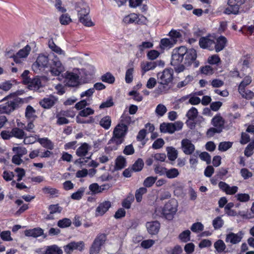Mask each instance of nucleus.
Instances as JSON below:
<instances>
[{"instance_id": "1", "label": "nucleus", "mask_w": 254, "mask_h": 254, "mask_svg": "<svg viewBox=\"0 0 254 254\" xmlns=\"http://www.w3.org/2000/svg\"><path fill=\"white\" fill-rule=\"evenodd\" d=\"M48 68L51 74L59 76L64 71V67L59 58L55 55L40 54L33 64L32 69L36 73H40Z\"/></svg>"}, {"instance_id": "2", "label": "nucleus", "mask_w": 254, "mask_h": 254, "mask_svg": "<svg viewBox=\"0 0 254 254\" xmlns=\"http://www.w3.org/2000/svg\"><path fill=\"white\" fill-rule=\"evenodd\" d=\"M183 56H185L184 64L187 66L193 64L194 67H197L199 65L198 61H196L197 54L193 49H188L185 46H181L174 49L172 54L171 64L172 65H178L183 62Z\"/></svg>"}, {"instance_id": "3", "label": "nucleus", "mask_w": 254, "mask_h": 254, "mask_svg": "<svg viewBox=\"0 0 254 254\" xmlns=\"http://www.w3.org/2000/svg\"><path fill=\"white\" fill-rule=\"evenodd\" d=\"M78 21L84 26L91 27L94 25L89 15L90 8L88 5L83 1H79L75 3Z\"/></svg>"}, {"instance_id": "4", "label": "nucleus", "mask_w": 254, "mask_h": 254, "mask_svg": "<svg viewBox=\"0 0 254 254\" xmlns=\"http://www.w3.org/2000/svg\"><path fill=\"white\" fill-rule=\"evenodd\" d=\"M12 97H13L12 100L8 101L4 105H0V113L9 114L23 103V99L17 97L14 93L6 96L1 101H6Z\"/></svg>"}, {"instance_id": "5", "label": "nucleus", "mask_w": 254, "mask_h": 254, "mask_svg": "<svg viewBox=\"0 0 254 254\" xmlns=\"http://www.w3.org/2000/svg\"><path fill=\"white\" fill-rule=\"evenodd\" d=\"M177 210V202L176 200L172 199L165 205L162 210V214L166 219L171 220Z\"/></svg>"}, {"instance_id": "6", "label": "nucleus", "mask_w": 254, "mask_h": 254, "mask_svg": "<svg viewBox=\"0 0 254 254\" xmlns=\"http://www.w3.org/2000/svg\"><path fill=\"white\" fill-rule=\"evenodd\" d=\"M107 237L105 234H100L97 236L92 244L90 249V254H98L101 249V247L104 244Z\"/></svg>"}, {"instance_id": "7", "label": "nucleus", "mask_w": 254, "mask_h": 254, "mask_svg": "<svg viewBox=\"0 0 254 254\" xmlns=\"http://www.w3.org/2000/svg\"><path fill=\"white\" fill-rule=\"evenodd\" d=\"M173 78V71L172 69H165L162 72L157 74L158 82L161 85H168L170 83Z\"/></svg>"}, {"instance_id": "8", "label": "nucleus", "mask_w": 254, "mask_h": 254, "mask_svg": "<svg viewBox=\"0 0 254 254\" xmlns=\"http://www.w3.org/2000/svg\"><path fill=\"white\" fill-rule=\"evenodd\" d=\"M31 50V47L29 45H27L11 57L16 64H21L23 63L24 59H26L29 55Z\"/></svg>"}, {"instance_id": "9", "label": "nucleus", "mask_w": 254, "mask_h": 254, "mask_svg": "<svg viewBox=\"0 0 254 254\" xmlns=\"http://www.w3.org/2000/svg\"><path fill=\"white\" fill-rule=\"evenodd\" d=\"M84 243L83 241H79L77 242H71L64 246L63 248L66 254H71L74 250L82 252L84 250Z\"/></svg>"}, {"instance_id": "10", "label": "nucleus", "mask_w": 254, "mask_h": 254, "mask_svg": "<svg viewBox=\"0 0 254 254\" xmlns=\"http://www.w3.org/2000/svg\"><path fill=\"white\" fill-rule=\"evenodd\" d=\"M181 145L184 153L187 155L191 154L195 150L194 144L189 139H183L181 141Z\"/></svg>"}, {"instance_id": "11", "label": "nucleus", "mask_w": 254, "mask_h": 254, "mask_svg": "<svg viewBox=\"0 0 254 254\" xmlns=\"http://www.w3.org/2000/svg\"><path fill=\"white\" fill-rule=\"evenodd\" d=\"M66 84L68 86L75 87L79 84V76L73 72H68L65 77Z\"/></svg>"}, {"instance_id": "12", "label": "nucleus", "mask_w": 254, "mask_h": 254, "mask_svg": "<svg viewBox=\"0 0 254 254\" xmlns=\"http://www.w3.org/2000/svg\"><path fill=\"white\" fill-rule=\"evenodd\" d=\"M199 44L202 49H208L209 50H212L213 45L215 44V42L213 40L211 39L209 36L202 37L199 39Z\"/></svg>"}, {"instance_id": "13", "label": "nucleus", "mask_w": 254, "mask_h": 254, "mask_svg": "<svg viewBox=\"0 0 254 254\" xmlns=\"http://www.w3.org/2000/svg\"><path fill=\"white\" fill-rule=\"evenodd\" d=\"M57 101V98L53 95H50L41 100L39 104L44 109H50L56 104Z\"/></svg>"}, {"instance_id": "14", "label": "nucleus", "mask_w": 254, "mask_h": 254, "mask_svg": "<svg viewBox=\"0 0 254 254\" xmlns=\"http://www.w3.org/2000/svg\"><path fill=\"white\" fill-rule=\"evenodd\" d=\"M218 186L222 190L229 195L236 193L238 190V188L237 186L230 187L224 182H220L218 184Z\"/></svg>"}, {"instance_id": "15", "label": "nucleus", "mask_w": 254, "mask_h": 254, "mask_svg": "<svg viewBox=\"0 0 254 254\" xmlns=\"http://www.w3.org/2000/svg\"><path fill=\"white\" fill-rule=\"evenodd\" d=\"M128 130L127 125L119 124L114 128L113 134L118 137L124 138Z\"/></svg>"}, {"instance_id": "16", "label": "nucleus", "mask_w": 254, "mask_h": 254, "mask_svg": "<svg viewBox=\"0 0 254 254\" xmlns=\"http://www.w3.org/2000/svg\"><path fill=\"white\" fill-rule=\"evenodd\" d=\"M146 227L150 235H156L159 231L160 224L157 221L148 222L146 224Z\"/></svg>"}, {"instance_id": "17", "label": "nucleus", "mask_w": 254, "mask_h": 254, "mask_svg": "<svg viewBox=\"0 0 254 254\" xmlns=\"http://www.w3.org/2000/svg\"><path fill=\"white\" fill-rule=\"evenodd\" d=\"M111 206V202L105 201L99 204L96 208V216H102L106 213Z\"/></svg>"}, {"instance_id": "18", "label": "nucleus", "mask_w": 254, "mask_h": 254, "mask_svg": "<svg viewBox=\"0 0 254 254\" xmlns=\"http://www.w3.org/2000/svg\"><path fill=\"white\" fill-rule=\"evenodd\" d=\"M242 238V235L241 233L237 234L230 233L226 236V242L232 244H236L241 241Z\"/></svg>"}, {"instance_id": "19", "label": "nucleus", "mask_w": 254, "mask_h": 254, "mask_svg": "<svg viewBox=\"0 0 254 254\" xmlns=\"http://www.w3.org/2000/svg\"><path fill=\"white\" fill-rule=\"evenodd\" d=\"M24 234L27 237L37 238L42 235H44V231L40 228H36L33 229L25 230L24 231Z\"/></svg>"}, {"instance_id": "20", "label": "nucleus", "mask_w": 254, "mask_h": 254, "mask_svg": "<svg viewBox=\"0 0 254 254\" xmlns=\"http://www.w3.org/2000/svg\"><path fill=\"white\" fill-rule=\"evenodd\" d=\"M90 149L91 146L88 144L84 143L77 149L76 154L79 157H84L87 154Z\"/></svg>"}, {"instance_id": "21", "label": "nucleus", "mask_w": 254, "mask_h": 254, "mask_svg": "<svg viewBox=\"0 0 254 254\" xmlns=\"http://www.w3.org/2000/svg\"><path fill=\"white\" fill-rule=\"evenodd\" d=\"M160 129L161 132L173 133L176 131L173 123H163L160 125Z\"/></svg>"}, {"instance_id": "22", "label": "nucleus", "mask_w": 254, "mask_h": 254, "mask_svg": "<svg viewBox=\"0 0 254 254\" xmlns=\"http://www.w3.org/2000/svg\"><path fill=\"white\" fill-rule=\"evenodd\" d=\"M227 42L226 38L224 36H220L217 39L216 43L214 45L216 52H219L225 48Z\"/></svg>"}, {"instance_id": "23", "label": "nucleus", "mask_w": 254, "mask_h": 254, "mask_svg": "<svg viewBox=\"0 0 254 254\" xmlns=\"http://www.w3.org/2000/svg\"><path fill=\"white\" fill-rule=\"evenodd\" d=\"M157 65L155 62H143L141 64V67L143 71L142 74L146 71L154 69Z\"/></svg>"}, {"instance_id": "24", "label": "nucleus", "mask_w": 254, "mask_h": 254, "mask_svg": "<svg viewBox=\"0 0 254 254\" xmlns=\"http://www.w3.org/2000/svg\"><path fill=\"white\" fill-rule=\"evenodd\" d=\"M63 250L56 245L48 246L45 254H62Z\"/></svg>"}, {"instance_id": "25", "label": "nucleus", "mask_w": 254, "mask_h": 254, "mask_svg": "<svg viewBox=\"0 0 254 254\" xmlns=\"http://www.w3.org/2000/svg\"><path fill=\"white\" fill-rule=\"evenodd\" d=\"M224 120L223 118L219 116H216L212 119V124L216 127H220L222 130L224 128Z\"/></svg>"}, {"instance_id": "26", "label": "nucleus", "mask_w": 254, "mask_h": 254, "mask_svg": "<svg viewBox=\"0 0 254 254\" xmlns=\"http://www.w3.org/2000/svg\"><path fill=\"white\" fill-rule=\"evenodd\" d=\"M11 134L12 137H16L18 139H22L26 135L25 132L22 129L15 127L11 129Z\"/></svg>"}, {"instance_id": "27", "label": "nucleus", "mask_w": 254, "mask_h": 254, "mask_svg": "<svg viewBox=\"0 0 254 254\" xmlns=\"http://www.w3.org/2000/svg\"><path fill=\"white\" fill-rule=\"evenodd\" d=\"M42 190L45 194H49L52 197H58L59 193L57 189L50 187L43 188Z\"/></svg>"}, {"instance_id": "28", "label": "nucleus", "mask_w": 254, "mask_h": 254, "mask_svg": "<svg viewBox=\"0 0 254 254\" xmlns=\"http://www.w3.org/2000/svg\"><path fill=\"white\" fill-rule=\"evenodd\" d=\"M37 141L45 148L50 150H52L54 148V144L47 138H39Z\"/></svg>"}, {"instance_id": "29", "label": "nucleus", "mask_w": 254, "mask_h": 254, "mask_svg": "<svg viewBox=\"0 0 254 254\" xmlns=\"http://www.w3.org/2000/svg\"><path fill=\"white\" fill-rule=\"evenodd\" d=\"M126 166V158L122 156H119L116 160L115 169L117 170H121Z\"/></svg>"}, {"instance_id": "30", "label": "nucleus", "mask_w": 254, "mask_h": 254, "mask_svg": "<svg viewBox=\"0 0 254 254\" xmlns=\"http://www.w3.org/2000/svg\"><path fill=\"white\" fill-rule=\"evenodd\" d=\"M252 78L250 76H246L245 77L243 81L241 82L238 87L239 92H243V90L245 89V87L250 84L252 82Z\"/></svg>"}, {"instance_id": "31", "label": "nucleus", "mask_w": 254, "mask_h": 254, "mask_svg": "<svg viewBox=\"0 0 254 254\" xmlns=\"http://www.w3.org/2000/svg\"><path fill=\"white\" fill-rule=\"evenodd\" d=\"M41 86V82L39 78L35 77L31 79V83L28 85L30 90H36L39 89Z\"/></svg>"}, {"instance_id": "32", "label": "nucleus", "mask_w": 254, "mask_h": 254, "mask_svg": "<svg viewBox=\"0 0 254 254\" xmlns=\"http://www.w3.org/2000/svg\"><path fill=\"white\" fill-rule=\"evenodd\" d=\"M35 110L30 105H28L25 109V117L27 119H35L37 118V116L35 115Z\"/></svg>"}, {"instance_id": "33", "label": "nucleus", "mask_w": 254, "mask_h": 254, "mask_svg": "<svg viewBox=\"0 0 254 254\" xmlns=\"http://www.w3.org/2000/svg\"><path fill=\"white\" fill-rule=\"evenodd\" d=\"M48 46L53 52L59 55H64V52L59 47L57 46L52 39L49 41Z\"/></svg>"}, {"instance_id": "34", "label": "nucleus", "mask_w": 254, "mask_h": 254, "mask_svg": "<svg viewBox=\"0 0 254 254\" xmlns=\"http://www.w3.org/2000/svg\"><path fill=\"white\" fill-rule=\"evenodd\" d=\"M144 166V162L142 159H138L132 165L131 170L134 172L140 171Z\"/></svg>"}, {"instance_id": "35", "label": "nucleus", "mask_w": 254, "mask_h": 254, "mask_svg": "<svg viewBox=\"0 0 254 254\" xmlns=\"http://www.w3.org/2000/svg\"><path fill=\"white\" fill-rule=\"evenodd\" d=\"M167 156L171 161H174L178 156V152L175 148L169 147L167 148Z\"/></svg>"}, {"instance_id": "36", "label": "nucleus", "mask_w": 254, "mask_h": 254, "mask_svg": "<svg viewBox=\"0 0 254 254\" xmlns=\"http://www.w3.org/2000/svg\"><path fill=\"white\" fill-rule=\"evenodd\" d=\"M147 192V189L146 188L141 187L137 189L135 193V197L136 201L140 202L142 200V195Z\"/></svg>"}, {"instance_id": "37", "label": "nucleus", "mask_w": 254, "mask_h": 254, "mask_svg": "<svg viewBox=\"0 0 254 254\" xmlns=\"http://www.w3.org/2000/svg\"><path fill=\"white\" fill-rule=\"evenodd\" d=\"M111 124V119L109 116L103 118L100 121V125L106 129L110 128Z\"/></svg>"}, {"instance_id": "38", "label": "nucleus", "mask_w": 254, "mask_h": 254, "mask_svg": "<svg viewBox=\"0 0 254 254\" xmlns=\"http://www.w3.org/2000/svg\"><path fill=\"white\" fill-rule=\"evenodd\" d=\"M165 175L168 178L173 179L179 176V172L176 168L167 169Z\"/></svg>"}, {"instance_id": "39", "label": "nucleus", "mask_w": 254, "mask_h": 254, "mask_svg": "<svg viewBox=\"0 0 254 254\" xmlns=\"http://www.w3.org/2000/svg\"><path fill=\"white\" fill-rule=\"evenodd\" d=\"M137 18V14L135 13H131L128 15L126 16L123 21L126 24H131L135 23Z\"/></svg>"}, {"instance_id": "40", "label": "nucleus", "mask_w": 254, "mask_h": 254, "mask_svg": "<svg viewBox=\"0 0 254 254\" xmlns=\"http://www.w3.org/2000/svg\"><path fill=\"white\" fill-rule=\"evenodd\" d=\"M167 109L165 105L162 104H158L155 109V113L158 117H162L167 112Z\"/></svg>"}, {"instance_id": "41", "label": "nucleus", "mask_w": 254, "mask_h": 254, "mask_svg": "<svg viewBox=\"0 0 254 254\" xmlns=\"http://www.w3.org/2000/svg\"><path fill=\"white\" fill-rule=\"evenodd\" d=\"M59 20L61 24L64 25H68L72 22L70 16L67 13L62 14L59 18Z\"/></svg>"}, {"instance_id": "42", "label": "nucleus", "mask_w": 254, "mask_h": 254, "mask_svg": "<svg viewBox=\"0 0 254 254\" xmlns=\"http://www.w3.org/2000/svg\"><path fill=\"white\" fill-rule=\"evenodd\" d=\"M71 224V221L68 218H63L60 220L57 223L58 226L61 228L69 227Z\"/></svg>"}, {"instance_id": "43", "label": "nucleus", "mask_w": 254, "mask_h": 254, "mask_svg": "<svg viewBox=\"0 0 254 254\" xmlns=\"http://www.w3.org/2000/svg\"><path fill=\"white\" fill-rule=\"evenodd\" d=\"M214 247L218 253H222L226 249V245L221 240L217 241L214 244Z\"/></svg>"}, {"instance_id": "44", "label": "nucleus", "mask_w": 254, "mask_h": 254, "mask_svg": "<svg viewBox=\"0 0 254 254\" xmlns=\"http://www.w3.org/2000/svg\"><path fill=\"white\" fill-rule=\"evenodd\" d=\"M239 6L240 5L238 4L229 6L227 8H226L225 12L226 14H228L231 13L237 14L239 12Z\"/></svg>"}, {"instance_id": "45", "label": "nucleus", "mask_w": 254, "mask_h": 254, "mask_svg": "<svg viewBox=\"0 0 254 254\" xmlns=\"http://www.w3.org/2000/svg\"><path fill=\"white\" fill-rule=\"evenodd\" d=\"M232 144L233 142L230 141L221 142L219 144L218 149L221 151H226L232 147Z\"/></svg>"}, {"instance_id": "46", "label": "nucleus", "mask_w": 254, "mask_h": 254, "mask_svg": "<svg viewBox=\"0 0 254 254\" xmlns=\"http://www.w3.org/2000/svg\"><path fill=\"white\" fill-rule=\"evenodd\" d=\"M101 80L103 82L112 84L114 82L115 79L111 73L107 72L101 76Z\"/></svg>"}, {"instance_id": "47", "label": "nucleus", "mask_w": 254, "mask_h": 254, "mask_svg": "<svg viewBox=\"0 0 254 254\" xmlns=\"http://www.w3.org/2000/svg\"><path fill=\"white\" fill-rule=\"evenodd\" d=\"M18 126L20 127L25 129L27 131L32 133L35 132V131L34 130L35 126L32 122H29L26 126H25L24 125L21 123L20 124H18Z\"/></svg>"}, {"instance_id": "48", "label": "nucleus", "mask_w": 254, "mask_h": 254, "mask_svg": "<svg viewBox=\"0 0 254 254\" xmlns=\"http://www.w3.org/2000/svg\"><path fill=\"white\" fill-rule=\"evenodd\" d=\"M157 177H148L144 180L143 182V185L145 187H151L155 183V181L157 180Z\"/></svg>"}, {"instance_id": "49", "label": "nucleus", "mask_w": 254, "mask_h": 254, "mask_svg": "<svg viewBox=\"0 0 254 254\" xmlns=\"http://www.w3.org/2000/svg\"><path fill=\"white\" fill-rule=\"evenodd\" d=\"M94 113V111L89 107L85 108L81 110L78 113V116L80 117H86L89 115H93Z\"/></svg>"}, {"instance_id": "50", "label": "nucleus", "mask_w": 254, "mask_h": 254, "mask_svg": "<svg viewBox=\"0 0 254 254\" xmlns=\"http://www.w3.org/2000/svg\"><path fill=\"white\" fill-rule=\"evenodd\" d=\"M190 232L187 230L182 232L179 236V239L184 242H187L190 240Z\"/></svg>"}, {"instance_id": "51", "label": "nucleus", "mask_w": 254, "mask_h": 254, "mask_svg": "<svg viewBox=\"0 0 254 254\" xmlns=\"http://www.w3.org/2000/svg\"><path fill=\"white\" fill-rule=\"evenodd\" d=\"M48 209L50 213L53 214L60 213L63 210V208L59 206L58 204H51L49 206Z\"/></svg>"}, {"instance_id": "52", "label": "nucleus", "mask_w": 254, "mask_h": 254, "mask_svg": "<svg viewBox=\"0 0 254 254\" xmlns=\"http://www.w3.org/2000/svg\"><path fill=\"white\" fill-rule=\"evenodd\" d=\"M197 114L198 112L197 109L194 107H192L188 112L187 114V117L189 118V120H193L196 118Z\"/></svg>"}, {"instance_id": "53", "label": "nucleus", "mask_w": 254, "mask_h": 254, "mask_svg": "<svg viewBox=\"0 0 254 254\" xmlns=\"http://www.w3.org/2000/svg\"><path fill=\"white\" fill-rule=\"evenodd\" d=\"M224 221L220 216H218L213 220V226L215 229H218L222 227Z\"/></svg>"}, {"instance_id": "54", "label": "nucleus", "mask_w": 254, "mask_h": 254, "mask_svg": "<svg viewBox=\"0 0 254 254\" xmlns=\"http://www.w3.org/2000/svg\"><path fill=\"white\" fill-rule=\"evenodd\" d=\"M175 42V40L174 39H163L161 40L160 43L164 48H171Z\"/></svg>"}, {"instance_id": "55", "label": "nucleus", "mask_w": 254, "mask_h": 254, "mask_svg": "<svg viewBox=\"0 0 254 254\" xmlns=\"http://www.w3.org/2000/svg\"><path fill=\"white\" fill-rule=\"evenodd\" d=\"M222 128L220 127H210L206 132V135L209 137H212L215 133H219L222 132Z\"/></svg>"}, {"instance_id": "56", "label": "nucleus", "mask_w": 254, "mask_h": 254, "mask_svg": "<svg viewBox=\"0 0 254 254\" xmlns=\"http://www.w3.org/2000/svg\"><path fill=\"white\" fill-rule=\"evenodd\" d=\"M133 68H130L128 69L126 73L125 80L127 83H130L133 80Z\"/></svg>"}, {"instance_id": "57", "label": "nucleus", "mask_w": 254, "mask_h": 254, "mask_svg": "<svg viewBox=\"0 0 254 254\" xmlns=\"http://www.w3.org/2000/svg\"><path fill=\"white\" fill-rule=\"evenodd\" d=\"M114 103L112 97H109L105 102H103L99 106L100 109L109 108L114 105Z\"/></svg>"}, {"instance_id": "58", "label": "nucleus", "mask_w": 254, "mask_h": 254, "mask_svg": "<svg viewBox=\"0 0 254 254\" xmlns=\"http://www.w3.org/2000/svg\"><path fill=\"white\" fill-rule=\"evenodd\" d=\"M11 233L9 231H4L0 233V236L2 240L5 241H11Z\"/></svg>"}, {"instance_id": "59", "label": "nucleus", "mask_w": 254, "mask_h": 254, "mask_svg": "<svg viewBox=\"0 0 254 254\" xmlns=\"http://www.w3.org/2000/svg\"><path fill=\"white\" fill-rule=\"evenodd\" d=\"M124 140V138L122 137H118L113 134V137L109 141V144L114 143L117 145H118L122 143Z\"/></svg>"}, {"instance_id": "60", "label": "nucleus", "mask_w": 254, "mask_h": 254, "mask_svg": "<svg viewBox=\"0 0 254 254\" xmlns=\"http://www.w3.org/2000/svg\"><path fill=\"white\" fill-rule=\"evenodd\" d=\"M235 197L237 200L241 202H247L250 200V196L247 193H238Z\"/></svg>"}, {"instance_id": "61", "label": "nucleus", "mask_w": 254, "mask_h": 254, "mask_svg": "<svg viewBox=\"0 0 254 254\" xmlns=\"http://www.w3.org/2000/svg\"><path fill=\"white\" fill-rule=\"evenodd\" d=\"M56 118H57V123L59 125L67 124L69 123V121L66 118L60 115L59 113L57 114Z\"/></svg>"}, {"instance_id": "62", "label": "nucleus", "mask_w": 254, "mask_h": 254, "mask_svg": "<svg viewBox=\"0 0 254 254\" xmlns=\"http://www.w3.org/2000/svg\"><path fill=\"white\" fill-rule=\"evenodd\" d=\"M243 92H239V93L244 98H246L247 99H251L254 96V92L251 90L246 91L245 89H244V90H243Z\"/></svg>"}, {"instance_id": "63", "label": "nucleus", "mask_w": 254, "mask_h": 254, "mask_svg": "<svg viewBox=\"0 0 254 254\" xmlns=\"http://www.w3.org/2000/svg\"><path fill=\"white\" fill-rule=\"evenodd\" d=\"M190 229L193 232H198L203 230V225L200 222L195 223L192 224Z\"/></svg>"}, {"instance_id": "64", "label": "nucleus", "mask_w": 254, "mask_h": 254, "mask_svg": "<svg viewBox=\"0 0 254 254\" xmlns=\"http://www.w3.org/2000/svg\"><path fill=\"white\" fill-rule=\"evenodd\" d=\"M254 149V142L250 143L245 150V155L247 157L251 156L253 154V150Z\"/></svg>"}]
</instances>
